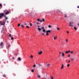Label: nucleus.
Masks as SVG:
<instances>
[{
  "mask_svg": "<svg viewBox=\"0 0 79 79\" xmlns=\"http://www.w3.org/2000/svg\"><path fill=\"white\" fill-rule=\"evenodd\" d=\"M63 68H64V65H63V64H62V66L61 67V68H60V69H63Z\"/></svg>",
  "mask_w": 79,
  "mask_h": 79,
  "instance_id": "obj_10",
  "label": "nucleus"
},
{
  "mask_svg": "<svg viewBox=\"0 0 79 79\" xmlns=\"http://www.w3.org/2000/svg\"><path fill=\"white\" fill-rule=\"evenodd\" d=\"M70 51H66L65 52V53H70Z\"/></svg>",
  "mask_w": 79,
  "mask_h": 79,
  "instance_id": "obj_13",
  "label": "nucleus"
},
{
  "mask_svg": "<svg viewBox=\"0 0 79 79\" xmlns=\"http://www.w3.org/2000/svg\"><path fill=\"white\" fill-rule=\"evenodd\" d=\"M42 32H46V31H45V29H44L42 31Z\"/></svg>",
  "mask_w": 79,
  "mask_h": 79,
  "instance_id": "obj_15",
  "label": "nucleus"
},
{
  "mask_svg": "<svg viewBox=\"0 0 79 79\" xmlns=\"http://www.w3.org/2000/svg\"><path fill=\"white\" fill-rule=\"evenodd\" d=\"M18 61H21V59L20 57H18Z\"/></svg>",
  "mask_w": 79,
  "mask_h": 79,
  "instance_id": "obj_8",
  "label": "nucleus"
},
{
  "mask_svg": "<svg viewBox=\"0 0 79 79\" xmlns=\"http://www.w3.org/2000/svg\"><path fill=\"white\" fill-rule=\"evenodd\" d=\"M70 61H71L69 60V61L68 62V63H69V62H70Z\"/></svg>",
  "mask_w": 79,
  "mask_h": 79,
  "instance_id": "obj_43",
  "label": "nucleus"
},
{
  "mask_svg": "<svg viewBox=\"0 0 79 79\" xmlns=\"http://www.w3.org/2000/svg\"><path fill=\"white\" fill-rule=\"evenodd\" d=\"M77 26H79V23H78Z\"/></svg>",
  "mask_w": 79,
  "mask_h": 79,
  "instance_id": "obj_46",
  "label": "nucleus"
},
{
  "mask_svg": "<svg viewBox=\"0 0 79 79\" xmlns=\"http://www.w3.org/2000/svg\"><path fill=\"white\" fill-rule=\"evenodd\" d=\"M11 35L10 34H9V37H11Z\"/></svg>",
  "mask_w": 79,
  "mask_h": 79,
  "instance_id": "obj_24",
  "label": "nucleus"
},
{
  "mask_svg": "<svg viewBox=\"0 0 79 79\" xmlns=\"http://www.w3.org/2000/svg\"><path fill=\"white\" fill-rule=\"evenodd\" d=\"M40 23H42V20H40Z\"/></svg>",
  "mask_w": 79,
  "mask_h": 79,
  "instance_id": "obj_47",
  "label": "nucleus"
},
{
  "mask_svg": "<svg viewBox=\"0 0 79 79\" xmlns=\"http://www.w3.org/2000/svg\"><path fill=\"white\" fill-rule=\"evenodd\" d=\"M42 53V51H41L40 52H38L39 55H41Z\"/></svg>",
  "mask_w": 79,
  "mask_h": 79,
  "instance_id": "obj_6",
  "label": "nucleus"
},
{
  "mask_svg": "<svg viewBox=\"0 0 79 79\" xmlns=\"http://www.w3.org/2000/svg\"><path fill=\"white\" fill-rule=\"evenodd\" d=\"M59 53H60V54H61V52H60Z\"/></svg>",
  "mask_w": 79,
  "mask_h": 79,
  "instance_id": "obj_57",
  "label": "nucleus"
},
{
  "mask_svg": "<svg viewBox=\"0 0 79 79\" xmlns=\"http://www.w3.org/2000/svg\"><path fill=\"white\" fill-rule=\"evenodd\" d=\"M3 77H6V75H3Z\"/></svg>",
  "mask_w": 79,
  "mask_h": 79,
  "instance_id": "obj_31",
  "label": "nucleus"
},
{
  "mask_svg": "<svg viewBox=\"0 0 79 79\" xmlns=\"http://www.w3.org/2000/svg\"><path fill=\"white\" fill-rule=\"evenodd\" d=\"M12 59H15V57H13L12 58Z\"/></svg>",
  "mask_w": 79,
  "mask_h": 79,
  "instance_id": "obj_56",
  "label": "nucleus"
},
{
  "mask_svg": "<svg viewBox=\"0 0 79 79\" xmlns=\"http://www.w3.org/2000/svg\"><path fill=\"white\" fill-rule=\"evenodd\" d=\"M42 65L40 64H38V67L39 68H40V67H42Z\"/></svg>",
  "mask_w": 79,
  "mask_h": 79,
  "instance_id": "obj_7",
  "label": "nucleus"
},
{
  "mask_svg": "<svg viewBox=\"0 0 79 79\" xmlns=\"http://www.w3.org/2000/svg\"><path fill=\"white\" fill-rule=\"evenodd\" d=\"M74 29L75 30V31L77 30V28H76V27H74Z\"/></svg>",
  "mask_w": 79,
  "mask_h": 79,
  "instance_id": "obj_18",
  "label": "nucleus"
},
{
  "mask_svg": "<svg viewBox=\"0 0 79 79\" xmlns=\"http://www.w3.org/2000/svg\"><path fill=\"white\" fill-rule=\"evenodd\" d=\"M42 21H43V22H44V21H45V19H43L42 20Z\"/></svg>",
  "mask_w": 79,
  "mask_h": 79,
  "instance_id": "obj_26",
  "label": "nucleus"
},
{
  "mask_svg": "<svg viewBox=\"0 0 79 79\" xmlns=\"http://www.w3.org/2000/svg\"><path fill=\"white\" fill-rule=\"evenodd\" d=\"M35 26H37V25H35Z\"/></svg>",
  "mask_w": 79,
  "mask_h": 79,
  "instance_id": "obj_60",
  "label": "nucleus"
},
{
  "mask_svg": "<svg viewBox=\"0 0 79 79\" xmlns=\"http://www.w3.org/2000/svg\"><path fill=\"white\" fill-rule=\"evenodd\" d=\"M69 66H70V65H69V64H68L67 65V67H69Z\"/></svg>",
  "mask_w": 79,
  "mask_h": 79,
  "instance_id": "obj_21",
  "label": "nucleus"
},
{
  "mask_svg": "<svg viewBox=\"0 0 79 79\" xmlns=\"http://www.w3.org/2000/svg\"><path fill=\"white\" fill-rule=\"evenodd\" d=\"M27 28H29V26H26Z\"/></svg>",
  "mask_w": 79,
  "mask_h": 79,
  "instance_id": "obj_33",
  "label": "nucleus"
},
{
  "mask_svg": "<svg viewBox=\"0 0 79 79\" xmlns=\"http://www.w3.org/2000/svg\"><path fill=\"white\" fill-rule=\"evenodd\" d=\"M41 29H43V30H44V27H41Z\"/></svg>",
  "mask_w": 79,
  "mask_h": 79,
  "instance_id": "obj_27",
  "label": "nucleus"
},
{
  "mask_svg": "<svg viewBox=\"0 0 79 79\" xmlns=\"http://www.w3.org/2000/svg\"><path fill=\"white\" fill-rule=\"evenodd\" d=\"M5 23H4L3 24V26H5Z\"/></svg>",
  "mask_w": 79,
  "mask_h": 79,
  "instance_id": "obj_41",
  "label": "nucleus"
},
{
  "mask_svg": "<svg viewBox=\"0 0 79 79\" xmlns=\"http://www.w3.org/2000/svg\"><path fill=\"white\" fill-rule=\"evenodd\" d=\"M41 34H42V35H45V34H43V33H41Z\"/></svg>",
  "mask_w": 79,
  "mask_h": 79,
  "instance_id": "obj_42",
  "label": "nucleus"
},
{
  "mask_svg": "<svg viewBox=\"0 0 79 79\" xmlns=\"http://www.w3.org/2000/svg\"><path fill=\"white\" fill-rule=\"evenodd\" d=\"M73 22L69 23V26H70H70L71 27H73Z\"/></svg>",
  "mask_w": 79,
  "mask_h": 79,
  "instance_id": "obj_4",
  "label": "nucleus"
},
{
  "mask_svg": "<svg viewBox=\"0 0 79 79\" xmlns=\"http://www.w3.org/2000/svg\"><path fill=\"white\" fill-rule=\"evenodd\" d=\"M64 17H65V18H66L67 17V15H64Z\"/></svg>",
  "mask_w": 79,
  "mask_h": 79,
  "instance_id": "obj_30",
  "label": "nucleus"
},
{
  "mask_svg": "<svg viewBox=\"0 0 79 79\" xmlns=\"http://www.w3.org/2000/svg\"><path fill=\"white\" fill-rule=\"evenodd\" d=\"M35 23H36V24H37V23L35 22Z\"/></svg>",
  "mask_w": 79,
  "mask_h": 79,
  "instance_id": "obj_58",
  "label": "nucleus"
},
{
  "mask_svg": "<svg viewBox=\"0 0 79 79\" xmlns=\"http://www.w3.org/2000/svg\"><path fill=\"white\" fill-rule=\"evenodd\" d=\"M1 6H2V5L0 3V7H1Z\"/></svg>",
  "mask_w": 79,
  "mask_h": 79,
  "instance_id": "obj_35",
  "label": "nucleus"
},
{
  "mask_svg": "<svg viewBox=\"0 0 79 79\" xmlns=\"http://www.w3.org/2000/svg\"><path fill=\"white\" fill-rule=\"evenodd\" d=\"M48 27L49 28H51V27H51V26L50 25H49L48 26Z\"/></svg>",
  "mask_w": 79,
  "mask_h": 79,
  "instance_id": "obj_22",
  "label": "nucleus"
},
{
  "mask_svg": "<svg viewBox=\"0 0 79 79\" xmlns=\"http://www.w3.org/2000/svg\"><path fill=\"white\" fill-rule=\"evenodd\" d=\"M35 66H36V65L35 64H34L33 65V68H35Z\"/></svg>",
  "mask_w": 79,
  "mask_h": 79,
  "instance_id": "obj_20",
  "label": "nucleus"
},
{
  "mask_svg": "<svg viewBox=\"0 0 79 79\" xmlns=\"http://www.w3.org/2000/svg\"><path fill=\"white\" fill-rule=\"evenodd\" d=\"M0 23H1V21H0Z\"/></svg>",
  "mask_w": 79,
  "mask_h": 79,
  "instance_id": "obj_59",
  "label": "nucleus"
},
{
  "mask_svg": "<svg viewBox=\"0 0 79 79\" xmlns=\"http://www.w3.org/2000/svg\"><path fill=\"white\" fill-rule=\"evenodd\" d=\"M37 26H38V27H40V26H39V25H38Z\"/></svg>",
  "mask_w": 79,
  "mask_h": 79,
  "instance_id": "obj_54",
  "label": "nucleus"
},
{
  "mask_svg": "<svg viewBox=\"0 0 79 79\" xmlns=\"http://www.w3.org/2000/svg\"><path fill=\"white\" fill-rule=\"evenodd\" d=\"M66 40V42H68V40L66 39V40Z\"/></svg>",
  "mask_w": 79,
  "mask_h": 79,
  "instance_id": "obj_38",
  "label": "nucleus"
},
{
  "mask_svg": "<svg viewBox=\"0 0 79 79\" xmlns=\"http://www.w3.org/2000/svg\"><path fill=\"white\" fill-rule=\"evenodd\" d=\"M3 23H2L1 24V26H3Z\"/></svg>",
  "mask_w": 79,
  "mask_h": 79,
  "instance_id": "obj_40",
  "label": "nucleus"
},
{
  "mask_svg": "<svg viewBox=\"0 0 79 79\" xmlns=\"http://www.w3.org/2000/svg\"><path fill=\"white\" fill-rule=\"evenodd\" d=\"M71 53H73V52H71Z\"/></svg>",
  "mask_w": 79,
  "mask_h": 79,
  "instance_id": "obj_48",
  "label": "nucleus"
},
{
  "mask_svg": "<svg viewBox=\"0 0 79 79\" xmlns=\"http://www.w3.org/2000/svg\"><path fill=\"white\" fill-rule=\"evenodd\" d=\"M4 23H6V21L5 22H3Z\"/></svg>",
  "mask_w": 79,
  "mask_h": 79,
  "instance_id": "obj_52",
  "label": "nucleus"
},
{
  "mask_svg": "<svg viewBox=\"0 0 79 79\" xmlns=\"http://www.w3.org/2000/svg\"><path fill=\"white\" fill-rule=\"evenodd\" d=\"M21 26H22V27H24V25H21Z\"/></svg>",
  "mask_w": 79,
  "mask_h": 79,
  "instance_id": "obj_32",
  "label": "nucleus"
},
{
  "mask_svg": "<svg viewBox=\"0 0 79 79\" xmlns=\"http://www.w3.org/2000/svg\"><path fill=\"white\" fill-rule=\"evenodd\" d=\"M18 27L20 26V24H18Z\"/></svg>",
  "mask_w": 79,
  "mask_h": 79,
  "instance_id": "obj_37",
  "label": "nucleus"
},
{
  "mask_svg": "<svg viewBox=\"0 0 79 79\" xmlns=\"http://www.w3.org/2000/svg\"><path fill=\"white\" fill-rule=\"evenodd\" d=\"M37 77L38 78H39V79H40L41 77H40V76L39 75H38L37 76Z\"/></svg>",
  "mask_w": 79,
  "mask_h": 79,
  "instance_id": "obj_11",
  "label": "nucleus"
},
{
  "mask_svg": "<svg viewBox=\"0 0 79 79\" xmlns=\"http://www.w3.org/2000/svg\"><path fill=\"white\" fill-rule=\"evenodd\" d=\"M37 21H40V19H37Z\"/></svg>",
  "mask_w": 79,
  "mask_h": 79,
  "instance_id": "obj_36",
  "label": "nucleus"
},
{
  "mask_svg": "<svg viewBox=\"0 0 79 79\" xmlns=\"http://www.w3.org/2000/svg\"><path fill=\"white\" fill-rule=\"evenodd\" d=\"M26 24H27V23H24V25H26Z\"/></svg>",
  "mask_w": 79,
  "mask_h": 79,
  "instance_id": "obj_51",
  "label": "nucleus"
},
{
  "mask_svg": "<svg viewBox=\"0 0 79 79\" xmlns=\"http://www.w3.org/2000/svg\"><path fill=\"white\" fill-rule=\"evenodd\" d=\"M44 79H49V78H47V75H46L45 76H44Z\"/></svg>",
  "mask_w": 79,
  "mask_h": 79,
  "instance_id": "obj_5",
  "label": "nucleus"
},
{
  "mask_svg": "<svg viewBox=\"0 0 79 79\" xmlns=\"http://www.w3.org/2000/svg\"><path fill=\"white\" fill-rule=\"evenodd\" d=\"M0 48H3V46H4V44L2 42L0 43Z\"/></svg>",
  "mask_w": 79,
  "mask_h": 79,
  "instance_id": "obj_2",
  "label": "nucleus"
},
{
  "mask_svg": "<svg viewBox=\"0 0 79 79\" xmlns=\"http://www.w3.org/2000/svg\"><path fill=\"white\" fill-rule=\"evenodd\" d=\"M77 8H79V6H77Z\"/></svg>",
  "mask_w": 79,
  "mask_h": 79,
  "instance_id": "obj_50",
  "label": "nucleus"
},
{
  "mask_svg": "<svg viewBox=\"0 0 79 79\" xmlns=\"http://www.w3.org/2000/svg\"><path fill=\"white\" fill-rule=\"evenodd\" d=\"M46 32V35H49L48 33H51V31L50 30H47Z\"/></svg>",
  "mask_w": 79,
  "mask_h": 79,
  "instance_id": "obj_3",
  "label": "nucleus"
},
{
  "mask_svg": "<svg viewBox=\"0 0 79 79\" xmlns=\"http://www.w3.org/2000/svg\"><path fill=\"white\" fill-rule=\"evenodd\" d=\"M51 79H53V77H51Z\"/></svg>",
  "mask_w": 79,
  "mask_h": 79,
  "instance_id": "obj_44",
  "label": "nucleus"
},
{
  "mask_svg": "<svg viewBox=\"0 0 79 79\" xmlns=\"http://www.w3.org/2000/svg\"><path fill=\"white\" fill-rule=\"evenodd\" d=\"M57 29L58 30V31H59V30H60V28L59 27H57Z\"/></svg>",
  "mask_w": 79,
  "mask_h": 79,
  "instance_id": "obj_23",
  "label": "nucleus"
},
{
  "mask_svg": "<svg viewBox=\"0 0 79 79\" xmlns=\"http://www.w3.org/2000/svg\"><path fill=\"white\" fill-rule=\"evenodd\" d=\"M50 64H48L47 65V66L48 67H49V66H50Z\"/></svg>",
  "mask_w": 79,
  "mask_h": 79,
  "instance_id": "obj_17",
  "label": "nucleus"
},
{
  "mask_svg": "<svg viewBox=\"0 0 79 79\" xmlns=\"http://www.w3.org/2000/svg\"><path fill=\"white\" fill-rule=\"evenodd\" d=\"M13 37H11V40H13Z\"/></svg>",
  "mask_w": 79,
  "mask_h": 79,
  "instance_id": "obj_39",
  "label": "nucleus"
},
{
  "mask_svg": "<svg viewBox=\"0 0 79 79\" xmlns=\"http://www.w3.org/2000/svg\"><path fill=\"white\" fill-rule=\"evenodd\" d=\"M4 16L5 18V20H6V19H8V18L7 17H6V15H5V14H3V13H1L0 15V18H2V16Z\"/></svg>",
  "mask_w": 79,
  "mask_h": 79,
  "instance_id": "obj_1",
  "label": "nucleus"
},
{
  "mask_svg": "<svg viewBox=\"0 0 79 79\" xmlns=\"http://www.w3.org/2000/svg\"><path fill=\"white\" fill-rule=\"evenodd\" d=\"M62 56H64V52H62Z\"/></svg>",
  "mask_w": 79,
  "mask_h": 79,
  "instance_id": "obj_16",
  "label": "nucleus"
},
{
  "mask_svg": "<svg viewBox=\"0 0 79 79\" xmlns=\"http://www.w3.org/2000/svg\"><path fill=\"white\" fill-rule=\"evenodd\" d=\"M9 22L8 21H7V23H8Z\"/></svg>",
  "mask_w": 79,
  "mask_h": 79,
  "instance_id": "obj_53",
  "label": "nucleus"
},
{
  "mask_svg": "<svg viewBox=\"0 0 79 79\" xmlns=\"http://www.w3.org/2000/svg\"><path fill=\"white\" fill-rule=\"evenodd\" d=\"M37 24H39V23H37Z\"/></svg>",
  "mask_w": 79,
  "mask_h": 79,
  "instance_id": "obj_55",
  "label": "nucleus"
},
{
  "mask_svg": "<svg viewBox=\"0 0 79 79\" xmlns=\"http://www.w3.org/2000/svg\"><path fill=\"white\" fill-rule=\"evenodd\" d=\"M10 46L11 45H10V44L8 45L7 46V48H10Z\"/></svg>",
  "mask_w": 79,
  "mask_h": 79,
  "instance_id": "obj_9",
  "label": "nucleus"
},
{
  "mask_svg": "<svg viewBox=\"0 0 79 79\" xmlns=\"http://www.w3.org/2000/svg\"><path fill=\"white\" fill-rule=\"evenodd\" d=\"M30 57L31 58H33V56H32V55H31L30 56Z\"/></svg>",
  "mask_w": 79,
  "mask_h": 79,
  "instance_id": "obj_28",
  "label": "nucleus"
},
{
  "mask_svg": "<svg viewBox=\"0 0 79 79\" xmlns=\"http://www.w3.org/2000/svg\"><path fill=\"white\" fill-rule=\"evenodd\" d=\"M67 33H68V34H69V32L68 31H67Z\"/></svg>",
  "mask_w": 79,
  "mask_h": 79,
  "instance_id": "obj_45",
  "label": "nucleus"
},
{
  "mask_svg": "<svg viewBox=\"0 0 79 79\" xmlns=\"http://www.w3.org/2000/svg\"><path fill=\"white\" fill-rule=\"evenodd\" d=\"M9 12H10L9 11L5 13V14L6 15H8V14H9Z\"/></svg>",
  "mask_w": 79,
  "mask_h": 79,
  "instance_id": "obj_12",
  "label": "nucleus"
},
{
  "mask_svg": "<svg viewBox=\"0 0 79 79\" xmlns=\"http://www.w3.org/2000/svg\"><path fill=\"white\" fill-rule=\"evenodd\" d=\"M71 61H73V60H74V58H73L72 59H71Z\"/></svg>",
  "mask_w": 79,
  "mask_h": 79,
  "instance_id": "obj_25",
  "label": "nucleus"
},
{
  "mask_svg": "<svg viewBox=\"0 0 79 79\" xmlns=\"http://www.w3.org/2000/svg\"><path fill=\"white\" fill-rule=\"evenodd\" d=\"M70 57V55H69L68 56V57Z\"/></svg>",
  "mask_w": 79,
  "mask_h": 79,
  "instance_id": "obj_49",
  "label": "nucleus"
},
{
  "mask_svg": "<svg viewBox=\"0 0 79 79\" xmlns=\"http://www.w3.org/2000/svg\"><path fill=\"white\" fill-rule=\"evenodd\" d=\"M38 30L39 31H41V28H38Z\"/></svg>",
  "mask_w": 79,
  "mask_h": 79,
  "instance_id": "obj_14",
  "label": "nucleus"
},
{
  "mask_svg": "<svg viewBox=\"0 0 79 79\" xmlns=\"http://www.w3.org/2000/svg\"><path fill=\"white\" fill-rule=\"evenodd\" d=\"M34 71L33 69L31 70V72H32V73L34 72Z\"/></svg>",
  "mask_w": 79,
  "mask_h": 79,
  "instance_id": "obj_29",
  "label": "nucleus"
},
{
  "mask_svg": "<svg viewBox=\"0 0 79 79\" xmlns=\"http://www.w3.org/2000/svg\"><path fill=\"white\" fill-rule=\"evenodd\" d=\"M30 26H32V23H30Z\"/></svg>",
  "mask_w": 79,
  "mask_h": 79,
  "instance_id": "obj_34",
  "label": "nucleus"
},
{
  "mask_svg": "<svg viewBox=\"0 0 79 79\" xmlns=\"http://www.w3.org/2000/svg\"><path fill=\"white\" fill-rule=\"evenodd\" d=\"M56 38H57V37L56 36H55L54 37V40H56Z\"/></svg>",
  "mask_w": 79,
  "mask_h": 79,
  "instance_id": "obj_19",
  "label": "nucleus"
},
{
  "mask_svg": "<svg viewBox=\"0 0 79 79\" xmlns=\"http://www.w3.org/2000/svg\"><path fill=\"white\" fill-rule=\"evenodd\" d=\"M33 36H34V35H33Z\"/></svg>",
  "mask_w": 79,
  "mask_h": 79,
  "instance_id": "obj_61",
  "label": "nucleus"
}]
</instances>
